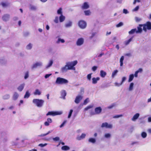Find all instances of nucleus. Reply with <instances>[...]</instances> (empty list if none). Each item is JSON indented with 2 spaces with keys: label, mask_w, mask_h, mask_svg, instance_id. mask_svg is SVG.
I'll return each instance as SVG.
<instances>
[{
  "label": "nucleus",
  "mask_w": 151,
  "mask_h": 151,
  "mask_svg": "<svg viewBox=\"0 0 151 151\" xmlns=\"http://www.w3.org/2000/svg\"><path fill=\"white\" fill-rule=\"evenodd\" d=\"M147 135V134L145 132H142L141 134L142 137L143 138H145L146 137Z\"/></svg>",
  "instance_id": "58836bf2"
},
{
  "label": "nucleus",
  "mask_w": 151,
  "mask_h": 151,
  "mask_svg": "<svg viewBox=\"0 0 151 151\" xmlns=\"http://www.w3.org/2000/svg\"><path fill=\"white\" fill-rule=\"evenodd\" d=\"M123 25V23L122 22H120L118 24L116 25V27H117L122 26Z\"/></svg>",
  "instance_id": "a18cd8bd"
},
{
  "label": "nucleus",
  "mask_w": 151,
  "mask_h": 151,
  "mask_svg": "<svg viewBox=\"0 0 151 151\" xmlns=\"http://www.w3.org/2000/svg\"><path fill=\"white\" fill-rule=\"evenodd\" d=\"M1 5L3 7H6L7 6L8 4L6 3L3 2L1 3Z\"/></svg>",
  "instance_id": "3c124183"
},
{
  "label": "nucleus",
  "mask_w": 151,
  "mask_h": 151,
  "mask_svg": "<svg viewBox=\"0 0 151 151\" xmlns=\"http://www.w3.org/2000/svg\"><path fill=\"white\" fill-rule=\"evenodd\" d=\"M86 136V134H82L81 136L78 137L77 138V139L78 140H80L85 137Z\"/></svg>",
  "instance_id": "b1692460"
},
{
  "label": "nucleus",
  "mask_w": 151,
  "mask_h": 151,
  "mask_svg": "<svg viewBox=\"0 0 151 151\" xmlns=\"http://www.w3.org/2000/svg\"><path fill=\"white\" fill-rule=\"evenodd\" d=\"M134 78V75L133 74H131L129 75V79L128 80V82H131L133 79Z\"/></svg>",
  "instance_id": "c756f323"
},
{
  "label": "nucleus",
  "mask_w": 151,
  "mask_h": 151,
  "mask_svg": "<svg viewBox=\"0 0 151 151\" xmlns=\"http://www.w3.org/2000/svg\"><path fill=\"white\" fill-rule=\"evenodd\" d=\"M9 18V15L8 14H6L3 16L2 17V19L4 21H8Z\"/></svg>",
  "instance_id": "f8f14e48"
},
{
  "label": "nucleus",
  "mask_w": 151,
  "mask_h": 151,
  "mask_svg": "<svg viewBox=\"0 0 151 151\" xmlns=\"http://www.w3.org/2000/svg\"><path fill=\"white\" fill-rule=\"evenodd\" d=\"M61 96L62 97L63 99H65V97L66 95V93L65 90H63L61 92Z\"/></svg>",
  "instance_id": "f3484780"
},
{
  "label": "nucleus",
  "mask_w": 151,
  "mask_h": 151,
  "mask_svg": "<svg viewBox=\"0 0 151 151\" xmlns=\"http://www.w3.org/2000/svg\"><path fill=\"white\" fill-rule=\"evenodd\" d=\"M30 96V94L28 91H27L24 95V98H28Z\"/></svg>",
  "instance_id": "7c9ffc66"
},
{
  "label": "nucleus",
  "mask_w": 151,
  "mask_h": 151,
  "mask_svg": "<svg viewBox=\"0 0 151 151\" xmlns=\"http://www.w3.org/2000/svg\"><path fill=\"white\" fill-rule=\"evenodd\" d=\"M89 142L93 143H94L96 142L95 139L93 138H90L89 139Z\"/></svg>",
  "instance_id": "e433bc0d"
},
{
  "label": "nucleus",
  "mask_w": 151,
  "mask_h": 151,
  "mask_svg": "<svg viewBox=\"0 0 151 151\" xmlns=\"http://www.w3.org/2000/svg\"><path fill=\"white\" fill-rule=\"evenodd\" d=\"M66 121L65 120L63 121V122L61 124V125L60 126V127L61 128L66 123Z\"/></svg>",
  "instance_id": "603ef678"
},
{
  "label": "nucleus",
  "mask_w": 151,
  "mask_h": 151,
  "mask_svg": "<svg viewBox=\"0 0 151 151\" xmlns=\"http://www.w3.org/2000/svg\"><path fill=\"white\" fill-rule=\"evenodd\" d=\"M142 27L139 26L137 27L138 30H136V33H141L142 32V29L141 28Z\"/></svg>",
  "instance_id": "bb28decb"
},
{
  "label": "nucleus",
  "mask_w": 151,
  "mask_h": 151,
  "mask_svg": "<svg viewBox=\"0 0 151 151\" xmlns=\"http://www.w3.org/2000/svg\"><path fill=\"white\" fill-rule=\"evenodd\" d=\"M59 19L60 22H62L65 20V17L63 15H61L60 16Z\"/></svg>",
  "instance_id": "412c9836"
},
{
  "label": "nucleus",
  "mask_w": 151,
  "mask_h": 151,
  "mask_svg": "<svg viewBox=\"0 0 151 151\" xmlns=\"http://www.w3.org/2000/svg\"><path fill=\"white\" fill-rule=\"evenodd\" d=\"M101 127L102 128L111 129L112 128V126L111 124H109L107 122H105L102 124Z\"/></svg>",
  "instance_id": "6e6552de"
},
{
  "label": "nucleus",
  "mask_w": 151,
  "mask_h": 151,
  "mask_svg": "<svg viewBox=\"0 0 151 151\" xmlns=\"http://www.w3.org/2000/svg\"><path fill=\"white\" fill-rule=\"evenodd\" d=\"M84 12L85 13V15L86 16H88L90 15L91 13L90 10H89L85 11H84Z\"/></svg>",
  "instance_id": "72a5a7b5"
},
{
  "label": "nucleus",
  "mask_w": 151,
  "mask_h": 151,
  "mask_svg": "<svg viewBox=\"0 0 151 151\" xmlns=\"http://www.w3.org/2000/svg\"><path fill=\"white\" fill-rule=\"evenodd\" d=\"M123 12L124 13L127 14L128 13V12L127 9H124L123 10Z\"/></svg>",
  "instance_id": "680f3d73"
},
{
  "label": "nucleus",
  "mask_w": 151,
  "mask_h": 151,
  "mask_svg": "<svg viewBox=\"0 0 151 151\" xmlns=\"http://www.w3.org/2000/svg\"><path fill=\"white\" fill-rule=\"evenodd\" d=\"M84 92V89L83 88H81L80 91V93L81 94H83Z\"/></svg>",
  "instance_id": "bf43d9fd"
},
{
  "label": "nucleus",
  "mask_w": 151,
  "mask_h": 151,
  "mask_svg": "<svg viewBox=\"0 0 151 151\" xmlns=\"http://www.w3.org/2000/svg\"><path fill=\"white\" fill-rule=\"evenodd\" d=\"M60 42L63 43L65 42V40L63 39L59 38L57 41V43H59Z\"/></svg>",
  "instance_id": "c03bdc74"
},
{
  "label": "nucleus",
  "mask_w": 151,
  "mask_h": 151,
  "mask_svg": "<svg viewBox=\"0 0 151 151\" xmlns=\"http://www.w3.org/2000/svg\"><path fill=\"white\" fill-rule=\"evenodd\" d=\"M139 73H141L142 71V69L141 68H139L136 71Z\"/></svg>",
  "instance_id": "338daca9"
},
{
  "label": "nucleus",
  "mask_w": 151,
  "mask_h": 151,
  "mask_svg": "<svg viewBox=\"0 0 151 151\" xmlns=\"http://www.w3.org/2000/svg\"><path fill=\"white\" fill-rule=\"evenodd\" d=\"M139 113H136V114L133 116V118L132 119V121H135L136 119H137L139 116Z\"/></svg>",
  "instance_id": "dca6fc26"
},
{
  "label": "nucleus",
  "mask_w": 151,
  "mask_h": 151,
  "mask_svg": "<svg viewBox=\"0 0 151 151\" xmlns=\"http://www.w3.org/2000/svg\"><path fill=\"white\" fill-rule=\"evenodd\" d=\"M136 33V29H132L129 32V34H133L134 33Z\"/></svg>",
  "instance_id": "a878e982"
},
{
  "label": "nucleus",
  "mask_w": 151,
  "mask_h": 151,
  "mask_svg": "<svg viewBox=\"0 0 151 151\" xmlns=\"http://www.w3.org/2000/svg\"><path fill=\"white\" fill-rule=\"evenodd\" d=\"M135 19L136 21L137 22H139L141 20V18H139L138 17H136L135 18Z\"/></svg>",
  "instance_id": "6e6d98bb"
},
{
  "label": "nucleus",
  "mask_w": 151,
  "mask_h": 151,
  "mask_svg": "<svg viewBox=\"0 0 151 151\" xmlns=\"http://www.w3.org/2000/svg\"><path fill=\"white\" fill-rule=\"evenodd\" d=\"M133 37H134V36H133V37H132L131 38H130L128 40L125 41L124 42L125 45H128L129 44V42L132 40Z\"/></svg>",
  "instance_id": "5701e85b"
},
{
  "label": "nucleus",
  "mask_w": 151,
  "mask_h": 151,
  "mask_svg": "<svg viewBox=\"0 0 151 151\" xmlns=\"http://www.w3.org/2000/svg\"><path fill=\"white\" fill-rule=\"evenodd\" d=\"M89 101V99L88 98H87L86 99H85L83 102V104L84 105L86 104Z\"/></svg>",
  "instance_id": "79ce46f5"
},
{
  "label": "nucleus",
  "mask_w": 151,
  "mask_h": 151,
  "mask_svg": "<svg viewBox=\"0 0 151 151\" xmlns=\"http://www.w3.org/2000/svg\"><path fill=\"white\" fill-rule=\"evenodd\" d=\"M124 56H121V58H120V66H122L123 65V61L124 60Z\"/></svg>",
  "instance_id": "cd10ccee"
},
{
  "label": "nucleus",
  "mask_w": 151,
  "mask_h": 151,
  "mask_svg": "<svg viewBox=\"0 0 151 151\" xmlns=\"http://www.w3.org/2000/svg\"><path fill=\"white\" fill-rule=\"evenodd\" d=\"M72 25V22L70 21H69L68 23L65 24V27H68L71 26Z\"/></svg>",
  "instance_id": "2f4dec72"
},
{
  "label": "nucleus",
  "mask_w": 151,
  "mask_h": 151,
  "mask_svg": "<svg viewBox=\"0 0 151 151\" xmlns=\"http://www.w3.org/2000/svg\"><path fill=\"white\" fill-rule=\"evenodd\" d=\"M78 25L81 28L84 29L86 27V23L84 21L80 20L78 22Z\"/></svg>",
  "instance_id": "0eeeda50"
},
{
  "label": "nucleus",
  "mask_w": 151,
  "mask_h": 151,
  "mask_svg": "<svg viewBox=\"0 0 151 151\" xmlns=\"http://www.w3.org/2000/svg\"><path fill=\"white\" fill-rule=\"evenodd\" d=\"M29 76V72L28 71H27L25 74L24 76V79H26L27 78H28Z\"/></svg>",
  "instance_id": "49530a36"
},
{
  "label": "nucleus",
  "mask_w": 151,
  "mask_h": 151,
  "mask_svg": "<svg viewBox=\"0 0 151 151\" xmlns=\"http://www.w3.org/2000/svg\"><path fill=\"white\" fill-rule=\"evenodd\" d=\"M62 114V112L61 111H49L47 114L46 116L51 115L54 116L55 115H60Z\"/></svg>",
  "instance_id": "39448f33"
},
{
  "label": "nucleus",
  "mask_w": 151,
  "mask_h": 151,
  "mask_svg": "<svg viewBox=\"0 0 151 151\" xmlns=\"http://www.w3.org/2000/svg\"><path fill=\"white\" fill-rule=\"evenodd\" d=\"M118 71L117 70H114L112 73L111 77L113 78L116 75L117 73H118Z\"/></svg>",
  "instance_id": "473e14b6"
},
{
  "label": "nucleus",
  "mask_w": 151,
  "mask_h": 151,
  "mask_svg": "<svg viewBox=\"0 0 151 151\" xmlns=\"http://www.w3.org/2000/svg\"><path fill=\"white\" fill-rule=\"evenodd\" d=\"M102 109L100 107H96L95 109V113L91 112V115H94L95 114H99L102 111Z\"/></svg>",
  "instance_id": "423d86ee"
},
{
  "label": "nucleus",
  "mask_w": 151,
  "mask_h": 151,
  "mask_svg": "<svg viewBox=\"0 0 151 151\" xmlns=\"http://www.w3.org/2000/svg\"><path fill=\"white\" fill-rule=\"evenodd\" d=\"M47 121L45 122L44 123V125L46 126H48L50 123H51L52 122V120L50 118H48L47 119Z\"/></svg>",
  "instance_id": "ddd939ff"
},
{
  "label": "nucleus",
  "mask_w": 151,
  "mask_h": 151,
  "mask_svg": "<svg viewBox=\"0 0 151 151\" xmlns=\"http://www.w3.org/2000/svg\"><path fill=\"white\" fill-rule=\"evenodd\" d=\"M54 22L55 23H58V17H56L54 20Z\"/></svg>",
  "instance_id": "4d7b16f0"
},
{
  "label": "nucleus",
  "mask_w": 151,
  "mask_h": 151,
  "mask_svg": "<svg viewBox=\"0 0 151 151\" xmlns=\"http://www.w3.org/2000/svg\"><path fill=\"white\" fill-rule=\"evenodd\" d=\"M27 49L30 50L32 48V45L31 43H29L26 47Z\"/></svg>",
  "instance_id": "a19ab883"
},
{
  "label": "nucleus",
  "mask_w": 151,
  "mask_h": 151,
  "mask_svg": "<svg viewBox=\"0 0 151 151\" xmlns=\"http://www.w3.org/2000/svg\"><path fill=\"white\" fill-rule=\"evenodd\" d=\"M83 98L82 96L80 95H78L77 96L75 99V102L76 104H78Z\"/></svg>",
  "instance_id": "9d476101"
},
{
  "label": "nucleus",
  "mask_w": 151,
  "mask_h": 151,
  "mask_svg": "<svg viewBox=\"0 0 151 151\" xmlns=\"http://www.w3.org/2000/svg\"><path fill=\"white\" fill-rule=\"evenodd\" d=\"M138 72L136 71L134 74V76L135 77H137L138 76Z\"/></svg>",
  "instance_id": "774afa93"
},
{
  "label": "nucleus",
  "mask_w": 151,
  "mask_h": 151,
  "mask_svg": "<svg viewBox=\"0 0 151 151\" xmlns=\"http://www.w3.org/2000/svg\"><path fill=\"white\" fill-rule=\"evenodd\" d=\"M56 82L59 84H66L68 83V81L64 78L58 77L56 79Z\"/></svg>",
  "instance_id": "20e7f679"
},
{
  "label": "nucleus",
  "mask_w": 151,
  "mask_h": 151,
  "mask_svg": "<svg viewBox=\"0 0 151 151\" xmlns=\"http://www.w3.org/2000/svg\"><path fill=\"white\" fill-rule=\"evenodd\" d=\"M126 78L125 77H123L122 78V82L120 83V84H119V85H118L117 86H119L121 85L122 83L126 80Z\"/></svg>",
  "instance_id": "c9c22d12"
},
{
  "label": "nucleus",
  "mask_w": 151,
  "mask_h": 151,
  "mask_svg": "<svg viewBox=\"0 0 151 151\" xmlns=\"http://www.w3.org/2000/svg\"><path fill=\"white\" fill-rule=\"evenodd\" d=\"M41 65V63H35L34 64L32 67V69H33L34 68H37V66H40V65Z\"/></svg>",
  "instance_id": "6ab92c4d"
},
{
  "label": "nucleus",
  "mask_w": 151,
  "mask_h": 151,
  "mask_svg": "<svg viewBox=\"0 0 151 151\" xmlns=\"http://www.w3.org/2000/svg\"><path fill=\"white\" fill-rule=\"evenodd\" d=\"M89 7V6L87 2H85L82 6V9H88Z\"/></svg>",
  "instance_id": "9b49d317"
},
{
  "label": "nucleus",
  "mask_w": 151,
  "mask_h": 151,
  "mask_svg": "<svg viewBox=\"0 0 151 151\" xmlns=\"http://www.w3.org/2000/svg\"><path fill=\"white\" fill-rule=\"evenodd\" d=\"M97 68V66H94L92 67V70L93 71H95L96 70Z\"/></svg>",
  "instance_id": "864d4df0"
},
{
  "label": "nucleus",
  "mask_w": 151,
  "mask_h": 151,
  "mask_svg": "<svg viewBox=\"0 0 151 151\" xmlns=\"http://www.w3.org/2000/svg\"><path fill=\"white\" fill-rule=\"evenodd\" d=\"M33 102L39 107H41L44 102V101L41 99H34L33 100Z\"/></svg>",
  "instance_id": "7ed1b4c3"
},
{
  "label": "nucleus",
  "mask_w": 151,
  "mask_h": 151,
  "mask_svg": "<svg viewBox=\"0 0 151 151\" xmlns=\"http://www.w3.org/2000/svg\"><path fill=\"white\" fill-rule=\"evenodd\" d=\"M93 107V106L92 105H89L88 106H87L84 109V110L85 111H87L89 109Z\"/></svg>",
  "instance_id": "4c0bfd02"
},
{
  "label": "nucleus",
  "mask_w": 151,
  "mask_h": 151,
  "mask_svg": "<svg viewBox=\"0 0 151 151\" xmlns=\"http://www.w3.org/2000/svg\"><path fill=\"white\" fill-rule=\"evenodd\" d=\"M34 94L35 95H40L41 94V92L38 89H37L34 92Z\"/></svg>",
  "instance_id": "c85d7f7f"
},
{
  "label": "nucleus",
  "mask_w": 151,
  "mask_h": 151,
  "mask_svg": "<svg viewBox=\"0 0 151 151\" xmlns=\"http://www.w3.org/2000/svg\"><path fill=\"white\" fill-rule=\"evenodd\" d=\"M139 9V6H136L133 9V11H137Z\"/></svg>",
  "instance_id": "e2e57ef3"
},
{
  "label": "nucleus",
  "mask_w": 151,
  "mask_h": 151,
  "mask_svg": "<svg viewBox=\"0 0 151 151\" xmlns=\"http://www.w3.org/2000/svg\"><path fill=\"white\" fill-rule=\"evenodd\" d=\"M59 139L60 138L58 137H56L53 138V140L55 141H59Z\"/></svg>",
  "instance_id": "052dcab7"
},
{
  "label": "nucleus",
  "mask_w": 151,
  "mask_h": 151,
  "mask_svg": "<svg viewBox=\"0 0 151 151\" xmlns=\"http://www.w3.org/2000/svg\"><path fill=\"white\" fill-rule=\"evenodd\" d=\"M57 14H58L60 15H63L62 12V9L61 8H60L57 11Z\"/></svg>",
  "instance_id": "f704fd0d"
},
{
  "label": "nucleus",
  "mask_w": 151,
  "mask_h": 151,
  "mask_svg": "<svg viewBox=\"0 0 151 151\" xmlns=\"http://www.w3.org/2000/svg\"><path fill=\"white\" fill-rule=\"evenodd\" d=\"M100 79V78L99 77H97L96 78H93L92 79V83L93 84H96L97 83V81L99 80Z\"/></svg>",
  "instance_id": "4468645a"
},
{
  "label": "nucleus",
  "mask_w": 151,
  "mask_h": 151,
  "mask_svg": "<svg viewBox=\"0 0 151 151\" xmlns=\"http://www.w3.org/2000/svg\"><path fill=\"white\" fill-rule=\"evenodd\" d=\"M50 132V131H49L46 134H41V135H40V136H41V137L45 136L47 135Z\"/></svg>",
  "instance_id": "13d9d810"
},
{
  "label": "nucleus",
  "mask_w": 151,
  "mask_h": 151,
  "mask_svg": "<svg viewBox=\"0 0 151 151\" xmlns=\"http://www.w3.org/2000/svg\"><path fill=\"white\" fill-rule=\"evenodd\" d=\"M106 75V73L103 70H101L100 72V76L102 78H104Z\"/></svg>",
  "instance_id": "2eb2a0df"
},
{
  "label": "nucleus",
  "mask_w": 151,
  "mask_h": 151,
  "mask_svg": "<svg viewBox=\"0 0 151 151\" xmlns=\"http://www.w3.org/2000/svg\"><path fill=\"white\" fill-rule=\"evenodd\" d=\"M52 75L51 74H46L45 76V78H48L50 76Z\"/></svg>",
  "instance_id": "69168bd1"
},
{
  "label": "nucleus",
  "mask_w": 151,
  "mask_h": 151,
  "mask_svg": "<svg viewBox=\"0 0 151 151\" xmlns=\"http://www.w3.org/2000/svg\"><path fill=\"white\" fill-rule=\"evenodd\" d=\"M91 74H92L91 73H90V74H88L87 75V79L89 80H90L91 79Z\"/></svg>",
  "instance_id": "8fccbe9b"
},
{
  "label": "nucleus",
  "mask_w": 151,
  "mask_h": 151,
  "mask_svg": "<svg viewBox=\"0 0 151 151\" xmlns=\"http://www.w3.org/2000/svg\"><path fill=\"white\" fill-rule=\"evenodd\" d=\"M53 63V61L52 60H50V62L48 65L47 67H49L51 66Z\"/></svg>",
  "instance_id": "09e8293b"
},
{
  "label": "nucleus",
  "mask_w": 151,
  "mask_h": 151,
  "mask_svg": "<svg viewBox=\"0 0 151 151\" xmlns=\"http://www.w3.org/2000/svg\"><path fill=\"white\" fill-rule=\"evenodd\" d=\"M70 147L66 145L63 146L61 147V149L64 151H66L70 149Z\"/></svg>",
  "instance_id": "aec40b11"
},
{
  "label": "nucleus",
  "mask_w": 151,
  "mask_h": 151,
  "mask_svg": "<svg viewBox=\"0 0 151 151\" xmlns=\"http://www.w3.org/2000/svg\"><path fill=\"white\" fill-rule=\"evenodd\" d=\"M19 96L18 94L16 92L14 93L13 96V99L14 100H16Z\"/></svg>",
  "instance_id": "393cba45"
},
{
  "label": "nucleus",
  "mask_w": 151,
  "mask_h": 151,
  "mask_svg": "<svg viewBox=\"0 0 151 151\" xmlns=\"http://www.w3.org/2000/svg\"><path fill=\"white\" fill-rule=\"evenodd\" d=\"M139 26L143 27V30L145 32H147V30L151 29V22L149 21L144 24H140Z\"/></svg>",
  "instance_id": "f257e3e1"
},
{
  "label": "nucleus",
  "mask_w": 151,
  "mask_h": 151,
  "mask_svg": "<svg viewBox=\"0 0 151 151\" xmlns=\"http://www.w3.org/2000/svg\"><path fill=\"white\" fill-rule=\"evenodd\" d=\"M77 63L78 62L77 60L68 62L66 64L68 66V69H69V70H75V68L74 67L77 64Z\"/></svg>",
  "instance_id": "f03ea898"
},
{
  "label": "nucleus",
  "mask_w": 151,
  "mask_h": 151,
  "mask_svg": "<svg viewBox=\"0 0 151 151\" xmlns=\"http://www.w3.org/2000/svg\"><path fill=\"white\" fill-rule=\"evenodd\" d=\"M122 116V115H116L113 117L114 118H118Z\"/></svg>",
  "instance_id": "0e129e2a"
},
{
  "label": "nucleus",
  "mask_w": 151,
  "mask_h": 151,
  "mask_svg": "<svg viewBox=\"0 0 151 151\" xmlns=\"http://www.w3.org/2000/svg\"><path fill=\"white\" fill-rule=\"evenodd\" d=\"M68 70H69V69H68V66L67 65H65V66L61 68V71L62 72H65Z\"/></svg>",
  "instance_id": "a211bd4d"
},
{
  "label": "nucleus",
  "mask_w": 151,
  "mask_h": 151,
  "mask_svg": "<svg viewBox=\"0 0 151 151\" xmlns=\"http://www.w3.org/2000/svg\"><path fill=\"white\" fill-rule=\"evenodd\" d=\"M73 112V110L72 109H71L70 110V112H69L68 116V118H69L70 117L72 113Z\"/></svg>",
  "instance_id": "37998d69"
},
{
  "label": "nucleus",
  "mask_w": 151,
  "mask_h": 151,
  "mask_svg": "<svg viewBox=\"0 0 151 151\" xmlns=\"http://www.w3.org/2000/svg\"><path fill=\"white\" fill-rule=\"evenodd\" d=\"M47 144L45 143L44 144H40L38 146H40L41 147H43L47 145Z\"/></svg>",
  "instance_id": "5fc2aeb1"
},
{
  "label": "nucleus",
  "mask_w": 151,
  "mask_h": 151,
  "mask_svg": "<svg viewBox=\"0 0 151 151\" xmlns=\"http://www.w3.org/2000/svg\"><path fill=\"white\" fill-rule=\"evenodd\" d=\"M134 83H131L130 85L129 89L130 91L132 90L133 89Z\"/></svg>",
  "instance_id": "ea45409f"
},
{
  "label": "nucleus",
  "mask_w": 151,
  "mask_h": 151,
  "mask_svg": "<svg viewBox=\"0 0 151 151\" xmlns=\"http://www.w3.org/2000/svg\"><path fill=\"white\" fill-rule=\"evenodd\" d=\"M104 136L106 138H108L111 137V135L109 133H107L105 134Z\"/></svg>",
  "instance_id": "de8ad7c7"
},
{
  "label": "nucleus",
  "mask_w": 151,
  "mask_h": 151,
  "mask_svg": "<svg viewBox=\"0 0 151 151\" xmlns=\"http://www.w3.org/2000/svg\"><path fill=\"white\" fill-rule=\"evenodd\" d=\"M24 84H22L20 85L18 88V90L20 91H22L24 88Z\"/></svg>",
  "instance_id": "4be33fe9"
},
{
  "label": "nucleus",
  "mask_w": 151,
  "mask_h": 151,
  "mask_svg": "<svg viewBox=\"0 0 151 151\" xmlns=\"http://www.w3.org/2000/svg\"><path fill=\"white\" fill-rule=\"evenodd\" d=\"M84 42V39L82 38H79L76 42V45L78 46H80L82 45Z\"/></svg>",
  "instance_id": "1a4fd4ad"
}]
</instances>
